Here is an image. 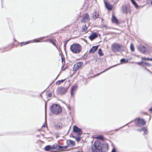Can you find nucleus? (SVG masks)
I'll use <instances>...</instances> for the list:
<instances>
[{
  "label": "nucleus",
  "instance_id": "obj_1",
  "mask_svg": "<svg viewBox=\"0 0 152 152\" xmlns=\"http://www.w3.org/2000/svg\"><path fill=\"white\" fill-rule=\"evenodd\" d=\"M108 149V145L106 144L102 145L98 141L94 142L91 147L92 152H107Z\"/></svg>",
  "mask_w": 152,
  "mask_h": 152
},
{
  "label": "nucleus",
  "instance_id": "obj_2",
  "mask_svg": "<svg viewBox=\"0 0 152 152\" xmlns=\"http://www.w3.org/2000/svg\"><path fill=\"white\" fill-rule=\"evenodd\" d=\"M51 112L54 115H58L61 112L62 109L61 107L58 104H54L50 107Z\"/></svg>",
  "mask_w": 152,
  "mask_h": 152
},
{
  "label": "nucleus",
  "instance_id": "obj_3",
  "mask_svg": "<svg viewBox=\"0 0 152 152\" xmlns=\"http://www.w3.org/2000/svg\"><path fill=\"white\" fill-rule=\"evenodd\" d=\"M70 50L73 53L78 54L82 50L81 46L79 44L75 43L72 45L70 48Z\"/></svg>",
  "mask_w": 152,
  "mask_h": 152
},
{
  "label": "nucleus",
  "instance_id": "obj_4",
  "mask_svg": "<svg viewBox=\"0 0 152 152\" xmlns=\"http://www.w3.org/2000/svg\"><path fill=\"white\" fill-rule=\"evenodd\" d=\"M112 51L114 52H118L122 50V46L120 44L116 43H114L111 45Z\"/></svg>",
  "mask_w": 152,
  "mask_h": 152
},
{
  "label": "nucleus",
  "instance_id": "obj_5",
  "mask_svg": "<svg viewBox=\"0 0 152 152\" xmlns=\"http://www.w3.org/2000/svg\"><path fill=\"white\" fill-rule=\"evenodd\" d=\"M121 10L123 13L126 14L130 13L131 12L130 7L126 4L122 6Z\"/></svg>",
  "mask_w": 152,
  "mask_h": 152
},
{
  "label": "nucleus",
  "instance_id": "obj_6",
  "mask_svg": "<svg viewBox=\"0 0 152 152\" xmlns=\"http://www.w3.org/2000/svg\"><path fill=\"white\" fill-rule=\"evenodd\" d=\"M135 125L137 126H140L145 124V121L142 119L140 118L137 119L135 120Z\"/></svg>",
  "mask_w": 152,
  "mask_h": 152
},
{
  "label": "nucleus",
  "instance_id": "obj_7",
  "mask_svg": "<svg viewBox=\"0 0 152 152\" xmlns=\"http://www.w3.org/2000/svg\"><path fill=\"white\" fill-rule=\"evenodd\" d=\"M73 131L74 132L77 133L78 136H80L82 134V129L79 128L76 126H73Z\"/></svg>",
  "mask_w": 152,
  "mask_h": 152
},
{
  "label": "nucleus",
  "instance_id": "obj_8",
  "mask_svg": "<svg viewBox=\"0 0 152 152\" xmlns=\"http://www.w3.org/2000/svg\"><path fill=\"white\" fill-rule=\"evenodd\" d=\"M67 91V89L64 87H59L57 90V93L59 94H65Z\"/></svg>",
  "mask_w": 152,
  "mask_h": 152
},
{
  "label": "nucleus",
  "instance_id": "obj_9",
  "mask_svg": "<svg viewBox=\"0 0 152 152\" xmlns=\"http://www.w3.org/2000/svg\"><path fill=\"white\" fill-rule=\"evenodd\" d=\"M83 64L82 62H79L76 63L74 66L73 70L75 72L80 68Z\"/></svg>",
  "mask_w": 152,
  "mask_h": 152
},
{
  "label": "nucleus",
  "instance_id": "obj_10",
  "mask_svg": "<svg viewBox=\"0 0 152 152\" xmlns=\"http://www.w3.org/2000/svg\"><path fill=\"white\" fill-rule=\"evenodd\" d=\"M90 20L88 14L86 13L84 14L81 20L82 22H87Z\"/></svg>",
  "mask_w": 152,
  "mask_h": 152
},
{
  "label": "nucleus",
  "instance_id": "obj_11",
  "mask_svg": "<svg viewBox=\"0 0 152 152\" xmlns=\"http://www.w3.org/2000/svg\"><path fill=\"white\" fill-rule=\"evenodd\" d=\"M137 49L141 53H144L146 50V47L144 45H141L138 47Z\"/></svg>",
  "mask_w": 152,
  "mask_h": 152
},
{
  "label": "nucleus",
  "instance_id": "obj_12",
  "mask_svg": "<svg viewBox=\"0 0 152 152\" xmlns=\"http://www.w3.org/2000/svg\"><path fill=\"white\" fill-rule=\"evenodd\" d=\"M97 37V34L96 33H93L89 37V39L91 40H93Z\"/></svg>",
  "mask_w": 152,
  "mask_h": 152
},
{
  "label": "nucleus",
  "instance_id": "obj_13",
  "mask_svg": "<svg viewBox=\"0 0 152 152\" xmlns=\"http://www.w3.org/2000/svg\"><path fill=\"white\" fill-rule=\"evenodd\" d=\"M105 4L106 8L108 10H112L113 6L112 5L107 2H105Z\"/></svg>",
  "mask_w": 152,
  "mask_h": 152
},
{
  "label": "nucleus",
  "instance_id": "obj_14",
  "mask_svg": "<svg viewBox=\"0 0 152 152\" xmlns=\"http://www.w3.org/2000/svg\"><path fill=\"white\" fill-rule=\"evenodd\" d=\"M98 46H93L90 49L89 53H94L96 50L98 48Z\"/></svg>",
  "mask_w": 152,
  "mask_h": 152
},
{
  "label": "nucleus",
  "instance_id": "obj_15",
  "mask_svg": "<svg viewBox=\"0 0 152 152\" xmlns=\"http://www.w3.org/2000/svg\"><path fill=\"white\" fill-rule=\"evenodd\" d=\"M77 88L76 85H74L72 86L71 89V96H72L74 94V92Z\"/></svg>",
  "mask_w": 152,
  "mask_h": 152
},
{
  "label": "nucleus",
  "instance_id": "obj_16",
  "mask_svg": "<svg viewBox=\"0 0 152 152\" xmlns=\"http://www.w3.org/2000/svg\"><path fill=\"white\" fill-rule=\"evenodd\" d=\"M112 22L116 24H118L119 23L118 21L117 18L113 15H112Z\"/></svg>",
  "mask_w": 152,
  "mask_h": 152
},
{
  "label": "nucleus",
  "instance_id": "obj_17",
  "mask_svg": "<svg viewBox=\"0 0 152 152\" xmlns=\"http://www.w3.org/2000/svg\"><path fill=\"white\" fill-rule=\"evenodd\" d=\"M68 146H61L59 145L58 148V150H60L61 151H63L67 148Z\"/></svg>",
  "mask_w": 152,
  "mask_h": 152
},
{
  "label": "nucleus",
  "instance_id": "obj_18",
  "mask_svg": "<svg viewBox=\"0 0 152 152\" xmlns=\"http://www.w3.org/2000/svg\"><path fill=\"white\" fill-rule=\"evenodd\" d=\"M67 143L68 145H71L72 146H74L75 145V142L72 140H69L67 141Z\"/></svg>",
  "mask_w": 152,
  "mask_h": 152
},
{
  "label": "nucleus",
  "instance_id": "obj_19",
  "mask_svg": "<svg viewBox=\"0 0 152 152\" xmlns=\"http://www.w3.org/2000/svg\"><path fill=\"white\" fill-rule=\"evenodd\" d=\"M44 149L46 151H48L50 150H52V149L51 148V146L50 145H47L45 147Z\"/></svg>",
  "mask_w": 152,
  "mask_h": 152
},
{
  "label": "nucleus",
  "instance_id": "obj_20",
  "mask_svg": "<svg viewBox=\"0 0 152 152\" xmlns=\"http://www.w3.org/2000/svg\"><path fill=\"white\" fill-rule=\"evenodd\" d=\"M59 145L57 144H55L51 146L52 149H55L58 150V148Z\"/></svg>",
  "mask_w": 152,
  "mask_h": 152
},
{
  "label": "nucleus",
  "instance_id": "obj_21",
  "mask_svg": "<svg viewBox=\"0 0 152 152\" xmlns=\"http://www.w3.org/2000/svg\"><path fill=\"white\" fill-rule=\"evenodd\" d=\"M96 138L97 139H99L102 140H103V136L101 135H97L96 137Z\"/></svg>",
  "mask_w": 152,
  "mask_h": 152
},
{
  "label": "nucleus",
  "instance_id": "obj_22",
  "mask_svg": "<svg viewBox=\"0 0 152 152\" xmlns=\"http://www.w3.org/2000/svg\"><path fill=\"white\" fill-rule=\"evenodd\" d=\"M131 1L132 3V4L134 5L135 7L136 8H138V6L136 2L134 1V0H131Z\"/></svg>",
  "mask_w": 152,
  "mask_h": 152
},
{
  "label": "nucleus",
  "instance_id": "obj_23",
  "mask_svg": "<svg viewBox=\"0 0 152 152\" xmlns=\"http://www.w3.org/2000/svg\"><path fill=\"white\" fill-rule=\"evenodd\" d=\"M45 38V37H40L39 38V39H35L33 40L34 42H40V41L39 40V39H42L43 38Z\"/></svg>",
  "mask_w": 152,
  "mask_h": 152
},
{
  "label": "nucleus",
  "instance_id": "obj_24",
  "mask_svg": "<svg viewBox=\"0 0 152 152\" xmlns=\"http://www.w3.org/2000/svg\"><path fill=\"white\" fill-rule=\"evenodd\" d=\"M142 130H143V131L144 132L143 135H145L148 134V131L145 128L143 127Z\"/></svg>",
  "mask_w": 152,
  "mask_h": 152
},
{
  "label": "nucleus",
  "instance_id": "obj_25",
  "mask_svg": "<svg viewBox=\"0 0 152 152\" xmlns=\"http://www.w3.org/2000/svg\"><path fill=\"white\" fill-rule=\"evenodd\" d=\"M120 61L121 63L122 64L126 63L128 62V61L127 59L126 60L124 58H122L121 59Z\"/></svg>",
  "mask_w": 152,
  "mask_h": 152
},
{
  "label": "nucleus",
  "instance_id": "obj_26",
  "mask_svg": "<svg viewBox=\"0 0 152 152\" xmlns=\"http://www.w3.org/2000/svg\"><path fill=\"white\" fill-rule=\"evenodd\" d=\"M30 42V41H27L26 42H22L20 43V45L21 46H23V45H25L29 43Z\"/></svg>",
  "mask_w": 152,
  "mask_h": 152
},
{
  "label": "nucleus",
  "instance_id": "obj_27",
  "mask_svg": "<svg viewBox=\"0 0 152 152\" xmlns=\"http://www.w3.org/2000/svg\"><path fill=\"white\" fill-rule=\"evenodd\" d=\"M99 15L98 14H97L96 12L94 13V15L93 16V18L96 19V18H97L99 17Z\"/></svg>",
  "mask_w": 152,
  "mask_h": 152
},
{
  "label": "nucleus",
  "instance_id": "obj_28",
  "mask_svg": "<svg viewBox=\"0 0 152 152\" xmlns=\"http://www.w3.org/2000/svg\"><path fill=\"white\" fill-rule=\"evenodd\" d=\"M130 50L132 52H133L134 51V47L132 43H131L130 45Z\"/></svg>",
  "mask_w": 152,
  "mask_h": 152
},
{
  "label": "nucleus",
  "instance_id": "obj_29",
  "mask_svg": "<svg viewBox=\"0 0 152 152\" xmlns=\"http://www.w3.org/2000/svg\"><path fill=\"white\" fill-rule=\"evenodd\" d=\"M59 80L57 81L56 83V84L57 85H59L61 83H63L64 81L65 80Z\"/></svg>",
  "mask_w": 152,
  "mask_h": 152
},
{
  "label": "nucleus",
  "instance_id": "obj_30",
  "mask_svg": "<svg viewBox=\"0 0 152 152\" xmlns=\"http://www.w3.org/2000/svg\"><path fill=\"white\" fill-rule=\"evenodd\" d=\"M98 54L100 56H102L103 55L102 50L101 49H99L98 51Z\"/></svg>",
  "mask_w": 152,
  "mask_h": 152
},
{
  "label": "nucleus",
  "instance_id": "obj_31",
  "mask_svg": "<svg viewBox=\"0 0 152 152\" xmlns=\"http://www.w3.org/2000/svg\"><path fill=\"white\" fill-rule=\"evenodd\" d=\"M46 106H47V103H45V121H46Z\"/></svg>",
  "mask_w": 152,
  "mask_h": 152
},
{
  "label": "nucleus",
  "instance_id": "obj_32",
  "mask_svg": "<svg viewBox=\"0 0 152 152\" xmlns=\"http://www.w3.org/2000/svg\"><path fill=\"white\" fill-rule=\"evenodd\" d=\"M135 63L137 64L138 65H140L141 66H144V65L143 64H144V62L142 61L140 62H136Z\"/></svg>",
  "mask_w": 152,
  "mask_h": 152
},
{
  "label": "nucleus",
  "instance_id": "obj_33",
  "mask_svg": "<svg viewBox=\"0 0 152 152\" xmlns=\"http://www.w3.org/2000/svg\"><path fill=\"white\" fill-rule=\"evenodd\" d=\"M117 65H114V66H111V67H109V68H108L107 69L105 70L104 71L102 72H101V73H102V72H104L105 71H106L107 70H109V69H111V68H112L113 67H114V66H116Z\"/></svg>",
  "mask_w": 152,
  "mask_h": 152
},
{
  "label": "nucleus",
  "instance_id": "obj_34",
  "mask_svg": "<svg viewBox=\"0 0 152 152\" xmlns=\"http://www.w3.org/2000/svg\"><path fill=\"white\" fill-rule=\"evenodd\" d=\"M80 136H79L77 137H75V139L77 141L79 142L80 141L81 139Z\"/></svg>",
  "mask_w": 152,
  "mask_h": 152
},
{
  "label": "nucleus",
  "instance_id": "obj_35",
  "mask_svg": "<svg viewBox=\"0 0 152 152\" xmlns=\"http://www.w3.org/2000/svg\"><path fill=\"white\" fill-rule=\"evenodd\" d=\"M56 128L57 129H58L60 128V124H57L56 125Z\"/></svg>",
  "mask_w": 152,
  "mask_h": 152
},
{
  "label": "nucleus",
  "instance_id": "obj_36",
  "mask_svg": "<svg viewBox=\"0 0 152 152\" xmlns=\"http://www.w3.org/2000/svg\"><path fill=\"white\" fill-rule=\"evenodd\" d=\"M52 40H53L52 39H48L44 41L43 42H48V41H49L51 43V42L52 41Z\"/></svg>",
  "mask_w": 152,
  "mask_h": 152
},
{
  "label": "nucleus",
  "instance_id": "obj_37",
  "mask_svg": "<svg viewBox=\"0 0 152 152\" xmlns=\"http://www.w3.org/2000/svg\"><path fill=\"white\" fill-rule=\"evenodd\" d=\"M51 43H52L53 45L55 46L56 47H57L55 42L53 40L52 41Z\"/></svg>",
  "mask_w": 152,
  "mask_h": 152
},
{
  "label": "nucleus",
  "instance_id": "obj_38",
  "mask_svg": "<svg viewBox=\"0 0 152 152\" xmlns=\"http://www.w3.org/2000/svg\"><path fill=\"white\" fill-rule=\"evenodd\" d=\"M47 96L48 97H50L52 96V93H50L48 94L47 95Z\"/></svg>",
  "mask_w": 152,
  "mask_h": 152
},
{
  "label": "nucleus",
  "instance_id": "obj_39",
  "mask_svg": "<svg viewBox=\"0 0 152 152\" xmlns=\"http://www.w3.org/2000/svg\"><path fill=\"white\" fill-rule=\"evenodd\" d=\"M69 40H67L65 42H64V47L65 48L66 45L67 43V42H68Z\"/></svg>",
  "mask_w": 152,
  "mask_h": 152
},
{
  "label": "nucleus",
  "instance_id": "obj_40",
  "mask_svg": "<svg viewBox=\"0 0 152 152\" xmlns=\"http://www.w3.org/2000/svg\"><path fill=\"white\" fill-rule=\"evenodd\" d=\"M116 152V150L115 148V147H114L113 148L111 152Z\"/></svg>",
  "mask_w": 152,
  "mask_h": 152
},
{
  "label": "nucleus",
  "instance_id": "obj_41",
  "mask_svg": "<svg viewBox=\"0 0 152 152\" xmlns=\"http://www.w3.org/2000/svg\"><path fill=\"white\" fill-rule=\"evenodd\" d=\"M143 129V128L141 129H138L137 130L138 131H139V132H141L142 131H143V130H142Z\"/></svg>",
  "mask_w": 152,
  "mask_h": 152
},
{
  "label": "nucleus",
  "instance_id": "obj_42",
  "mask_svg": "<svg viewBox=\"0 0 152 152\" xmlns=\"http://www.w3.org/2000/svg\"><path fill=\"white\" fill-rule=\"evenodd\" d=\"M148 64L147 63H146V62H144V64H143L144 65V66H145V65H147L148 66Z\"/></svg>",
  "mask_w": 152,
  "mask_h": 152
},
{
  "label": "nucleus",
  "instance_id": "obj_43",
  "mask_svg": "<svg viewBox=\"0 0 152 152\" xmlns=\"http://www.w3.org/2000/svg\"><path fill=\"white\" fill-rule=\"evenodd\" d=\"M141 59L142 60H146V58H145L144 57H141Z\"/></svg>",
  "mask_w": 152,
  "mask_h": 152
},
{
  "label": "nucleus",
  "instance_id": "obj_44",
  "mask_svg": "<svg viewBox=\"0 0 152 152\" xmlns=\"http://www.w3.org/2000/svg\"><path fill=\"white\" fill-rule=\"evenodd\" d=\"M83 28V31H86L87 29V28H86V27H85V28Z\"/></svg>",
  "mask_w": 152,
  "mask_h": 152
},
{
  "label": "nucleus",
  "instance_id": "obj_45",
  "mask_svg": "<svg viewBox=\"0 0 152 152\" xmlns=\"http://www.w3.org/2000/svg\"><path fill=\"white\" fill-rule=\"evenodd\" d=\"M145 69L147 70L148 72H149L151 73V72H150V71L148 69Z\"/></svg>",
  "mask_w": 152,
  "mask_h": 152
},
{
  "label": "nucleus",
  "instance_id": "obj_46",
  "mask_svg": "<svg viewBox=\"0 0 152 152\" xmlns=\"http://www.w3.org/2000/svg\"><path fill=\"white\" fill-rule=\"evenodd\" d=\"M131 122H129V123H128V124H126V125H124V126H122V127H124V126H126V125H127L128 124H129V123H130ZM122 128V127H121L120 128H120Z\"/></svg>",
  "mask_w": 152,
  "mask_h": 152
},
{
  "label": "nucleus",
  "instance_id": "obj_47",
  "mask_svg": "<svg viewBox=\"0 0 152 152\" xmlns=\"http://www.w3.org/2000/svg\"><path fill=\"white\" fill-rule=\"evenodd\" d=\"M149 110L150 111H152V107H151L149 109Z\"/></svg>",
  "mask_w": 152,
  "mask_h": 152
},
{
  "label": "nucleus",
  "instance_id": "obj_48",
  "mask_svg": "<svg viewBox=\"0 0 152 152\" xmlns=\"http://www.w3.org/2000/svg\"><path fill=\"white\" fill-rule=\"evenodd\" d=\"M42 128L45 127V124H43V125L42 126Z\"/></svg>",
  "mask_w": 152,
  "mask_h": 152
},
{
  "label": "nucleus",
  "instance_id": "obj_49",
  "mask_svg": "<svg viewBox=\"0 0 152 152\" xmlns=\"http://www.w3.org/2000/svg\"><path fill=\"white\" fill-rule=\"evenodd\" d=\"M61 59H62V62L63 63V61L64 60V59H63V58H62V57L61 58Z\"/></svg>",
  "mask_w": 152,
  "mask_h": 152
},
{
  "label": "nucleus",
  "instance_id": "obj_50",
  "mask_svg": "<svg viewBox=\"0 0 152 152\" xmlns=\"http://www.w3.org/2000/svg\"><path fill=\"white\" fill-rule=\"evenodd\" d=\"M150 58H146V60H149Z\"/></svg>",
  "mask_w": 152,
  "mask_h": 152
},
{
  "label": "nucleus",
  "instance_id": "obj_51",
  "mask_svg": "<svg viewBox=\"0 0 152 152\" xmlns=\"http://www.w3.org/2000/svg\"><path fill=\"white\" fill-rule=\"evenodd\" d=\"M149 60L152 61V58H150Z\"/></svg>",
  "mask_w": 152,
  "mask_h": 152
},
{
  "label": "nucleus",
  "instance_id": "obj_52",
  "mask_svg": "<svg viewBox=\"0 0 152 152\" xmlns=\"http://www.w3.org/2000/svg\"><path fill=\"white\" fill-rule=\"evenodd\" d=\"M151 4L152 5V0H151Z\"/></svg>",
  "mask_w": 152,
  "mask_h": 152
},
{
  "label": "nucleus",
  "instance_id": "obj_53",
  "mask_svg": "<svg viewBox=\"0 0 152 152\" xmlns=\"http://www.w3.org/2000/svg\"><path fill=\"white\" fill-rule=\"evenodd\" d=\"M72 137H73V138H75V137L74 136H72Z\"/></svg>",
  "mask_w": 152,
  "mask_h": 152
},
{
  "label": "nucleus",
  "instance_id": "obj_54",
  "mask_svg": "<svg viewBox=\"0 0 152 152\" xmlns=\"http://www.w3.org/2000/svg\"><path fill=\"white\" fill-rule=\"evenodd\" d=\"M118 129H117L116 130V131H118Z\"/></svg>",
  "mask_w": 152,
  "mask_h": 152
}]
</instances>
